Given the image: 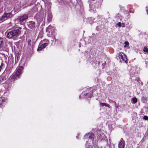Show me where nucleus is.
<instances>
[{
    "label": "nucleus",
    "mask_w": 148,
    "mask_h": 148,
    "mask_svg": "<svg viewBox=\"0 0 148 148\" xmlns=\"http://www.w3.org/2000/svg\"><path fill=\"white\" fill-rule=\"evenodd\" d=\"M7 37L10 38L17 37L21 33V29L17 28L12 30H8L7 32Z\"/></svg>",
    "instance_id": "1"
},
{
    "label": "nucleus",
    "mask_w": 148,
    "mask_h": 148,
    "mask_svg": "<svg viewBox=\"0 0 148 148\" xmlns=\"http://www.w3.org/2000/svg\"><path fill=\"white\" fill-rule=\"evenodd\" d=\"M28 18V14H24L22 15L18 16L15 20V22L17 23L22 24L26 21V20Z\"/></svg>",
    "instance_id": "2"
},
{
    "label": "nucleus",
    "mask_w": 148,
    "mask_h": 148,
    "mask_svg": "<svg viewBox=\"0 0 148 148\" xmlns=\"http://www.w3.org/2000/svg\"><path fill=\"white\" fill-rule=\"evenodd\" d=\"M23 68L21 66H19L16 69V71L12 75V79L13 80H15L17 78H19V75L22 73Z\"/></svg>",
    "instance_id": "3"
},
{
    "label": "nucleus",
    "mask_w": 148,
    "mask_h": 148,
    "mask_svg": "<svg viewBox=\"0 0 148 148\" xmlns=\"http://www.w3.org/2000/svg\"><path fill=\"white\" fill-rule=\"evenodd\" d=\"M13 15L11 12H6L0 17V23L2 22L9 18L12 17Z\"/></svg>",
    "instance_id": "4"
},
{
    "label": "nucleus",
    "mask_w": 148,
    "mask_h": 148,
    "mask_svg": "<svg viewBox=\"0 0 148 148\" xmlns=\"http://www.w3.org/2000/svg\"><path fill=\"white\" fill-rule=\"evenodd\" d=\"M43 41L45 42H46L42 44L39 47H38L37 50L38 51H40L42 49L45 48L48 44L49 42L48 40L45 39Z\"/></svg>",
    "instance_id": "5"
},
{
    "label": "nucleus",
    "mask_w": 148,
    "mask_h": 148,
    "mask_svg": "<svg viewBox=\"0 0 148 148\" xmlns=\"http://www.w3.org/2000/svg\"><path fill=\"white\" fill-rule=\"evenodd\" d=\"M119 57L120 59H122L126 63L127 62V59L126 56L123 53H121L119 55Z\"/></svg>",
    "instance_id": "6"
},
{
    "label": "nucleus",
    "mask_w": 148,
    "mask_h": 148,
    "mask_svg": "<svg viewBox=\"0 0 148 148\" xmlns=\"http://www.w3.org/2000/svg\"><path fill=\"white\" fill-rule=\"evenodd\" d=\"M28 26L31 29H34L35 28V23L33 21H30L27 23Z\"/></svg>",
    "instance_id": "7"
},
{
    "label": "nucleus",
    "mask_w": 148,
    "mask_h": 148,
    "mask_svg": "<svg viewBox=\"0 0 148 148\" xmlns=\"http://www.w3.org/2000/svg\"><path fill=\"white\" fill-rule=\"evenodd\" d=\"M125 145V141L122 138H121L118 144L119 148H124Z\"/></svg>",
    "instance_id": "8"
},
{
    "label": "nucleus",
    "mask_w": 148,
    "mask_h": 148,
    "mask_svg": "<svg viewBox=\"0 0 148 148\" xmlns=\"http://www.w3.org/2000/svg\"><path fill=\"white\" fill-rule=\"evenodd\" d=\"M94 137V135L92 133H88L87 134L84 136V139L89 138L91 140H92L93 139Z\"/></svg>",
    "instance_id": "9"
},
{
    "label": "nucleus",
    "mask_w": 148,
    "mask_h": 148,
    "mask_svg": "<svg viewBox=\"0 0 148 148\" xmlns=\"http://www.w3.org/2000/svg\"><path fill=\"white\" fill-rule=\"evenodd\" d=\"M8 77L7 75L4 74H2L0 77V82H2L5 80Z\"/></svg>",
    "instance_id": "10"
},
{
    "label": "nucleus",
    "mask_w": 148,
    "mask_h": 148,
    "mask_svg": "<svg viewBox=\"0 0 148 148\" xmlns=\"http://www.w3.org/2000/svg\"><path fill=\"white\" fill-rule=\"evenodd\" d=\"M47 21L48 22H50L52 19V14L50 12H48L47 18Z\"/></svg>",
    "instance_id": "11"
},
{
    "label": "nucleus",
    "mask_w": 148,
    "mask_h": 148,
    "mask_svg": "<svg viewBox=\"0 0 148 148\" xmlns=\"http://www.w3.org/2000/svg\"><path fill=\"white\" fill-rule=\"evenodd\" d=\"M100 104L101 106H105L106 107H107L108 108H110V105L106 103H100Z\"/></svg>",
    "instance_id": "12"
},
{
    "label": "nucleus",
    "mask_w": 148,
    "mask_h": 148,
    "mask_svg": "<svg viewBox=\"0 0 148 148\" xmlns=\"http://www.w3.org/2000/svg\"><path fill=\"white\" fill-rule=\"evenodd\" d=\"M53 26L50 25L46 28V30L50 32V31H52L53 29Z\"/></svg>",
    "instance_id": "13"
},
{
    "label": "nucleus",
    "mask_w": 148,
    "mask_h": 148,
    "mask_svg": "<svg viewBox=\"0 0 148 148\" xmlns=\"http://www.w3.org/2000/svg\"><path fill=\"white\" fill-rule=\"evenodd\" d=\"M44 2V3L45 4H49L50 3V0H42Z\"/></svg>",
    "instance_id": "14"
},
{
    "label": "nucleus",
    "mask_w": 148,
    "mask_h": 148,
    "mask_svg": "<svg viewBox=\"0 0 148 148\" xmlns=\"http://www.w3.org/2000/svg\"><path fill=\"white\" fill-rule=\"evenodd\" d=\"M143 50L145 52L148 53V48L146 47H144Z\"/></svg>",
    "instance_id": "15"
},
{
    "label": "nucleus",
    "mask_w": 148,
    "mask_h": 148,
    "mask_svg": "<svg viewBox=\"0 0 148 148\" xmlns=\"http://www.w3.org/2000/svg\"><path fill=\"white\" fill-rule=\"evenodd\" d=\"M132 101L134 103H136L137 101V99L136 97H134L132 99Z\"/></svg>",
    "instance_id": "16"
},
{
    "label": "nucleus",
    "mask_w": 148,
    "mask_h": 148,
    "mask_svg": "<svg viewBox=\"0 0 148 148\" xmlns=\"http://www.w3.org/2000/svg\"><path fill=\"white\" fill-rule=\"evenodd\" d=\"M4 66V64L3 63H2L0 66V72L1 71V70L3 68Z\"/></svg>",
    "instance_id": "17"
},
{
    "label": "nucleus",
    "mask_w": 148,
    "mask_h": 148,
    "mask_svg": "<svg viewBox=\"0 0 148 148\" xmlns=\"http://www.w3.org/2000/svg\"><path fill=\"white\" fill-rule=\"evenodd\" d=\"M3 42V39L1 38H0V47H2Z\"/></svg>",
    "instance_id": "18"
},
{
    "label": "nucleus",
    "mask_w": 148,
    "mask_h": 148,
    "mask_svg": "<svg viewBox=\"0 0 148 148\" xmlns=\"http://www.w3.org/2000/svg\"><path fill=\"white\" fill-rule=\"evenodd\" d=\"M124 44L125 45L124 46V47H125L127 46H128L129 45V43L128 42L125 41L124 42Z\"/></svg>",
    "instance_id": "19"
},
{
    "label": "nucleus",
    "mask_w": 148,
    "mask_h": 148,
    "mask_svg": "<svg viewBox=\"0 0 148 148\" xmlns=\"http://www.w3.org/2000/svg\"><path fill=\"white\" fill-rule=\"evenodd\" d=\"M143 119L145 120H147L148 119V117L147 116H143Z\"/></svg>",
    "instance_id": "20"
},
{
    "label": "nucleus",
    "mask_w": 148,
    "mask_h": 148,
    "mask_svg": "<svg viewBox=\"0 0 148 148\" xmlns=\"http://www.w3.org/2000/svg\"><path fill=\"white\" fill-rule=\"evenodd\" d=\"M3 102V99L2 98H0V106L2 103Z\"/></svg>",
    "instance_id": "21"
},
{
    "label": "nucleus",
    "mask_w": 148,
    "mask_h": 148,
    "mask_svg": "<svg viewBox=\"0 0 148 148\" xmlns=\"http://www.w3.org/2000/svg\"><path fill=\"white\" fill-rule=\"evenodd\" d=\"M31 40H27V42L29 45H31Z\"/></svg>",
    "instance_id": "22"
},
{
    "label": "nucleus",
    "mask_w": 148,
    "mask_h": 148,
    "mask_svg": "<svg viewBox=\"0 0 148 148\" xmlns=\"http://www.w3.org/2000/svg\"><path fill=\"white\" fill-rule=\"evenodd\" d=\"M117 25H118V26H119V27H121V26H122V25H121V23L120 22H119L117 23Z\"/></svg>",
    "instance_id": "23"
},
{
    "label": "nucleus",
    "mask_w": 148,
    "mask_h": 148,
    "mask_svg": "<svg viewBox=\"0 0 148 148\" xmlns=\"http://www.w3.org/2000/svg\"><path fill=\"white\" fill-rule=\"evenodd\" d=\"M88 95V94H87V95L89 97H90V98L92 96V95L90 94V95L89 96V95Z\"/></svg>",
    "instance_id": "24"
},
{
    "label": "nucleus",
    "mask_w": 148,
    "mask_h": 148,
    "mask_svg": "<svg viewBox=\"0 0 148 148\" xmlns=\"http://www.w3.org/2000/svg\"><path fill=\"white\" fill-rule=\"evenodd\" d=\"M94 0H89L88 1H89V2H90V3H91V1H94Z\"/></svg>",
    "instance_id": "25"
},
{
    "label": "nucleus",
    "mask_w": 148,
    "mask_h": 148,
    "mask_svg": "<svg viewBox=\"0 0 148 148\" xmlns=\"http://www.w3.org/2000/svg\"><path fill=\"white\" fill-rule=\"evenodd\" d=\"M125 26L124 24V23H122V26L123 27H124Z\"/></svg>",
    "instance_id": "26"
},
{
    "label": "nucleus",
    "mask_w": 148,
    "mask_h": 148,
    "mask_svg": "<svg viewBox=\"0 0 148 148\" xmlns=\"http://www.w3.org/2000/svg\"><path fill=\"white\" fill-rule=\"evenodd\" d=\"M111 101H112V100H111L110 101V102H111ZM113 103H115L114 101H113Z\"/></svg>",
    "instance_id": "27"
},
{
    "label": "nucleus",
    "mask_w": 148,
    "mask_h": 148,
    "mask_svg": "<svg viewBox=\"0 0 148 148\" xmlns=\"http://www.w3.org/2000/svg\"><path fill=\"white\" fill-rule=\"evenodd\" d=\"M87 148H92L91 146V145L89 146L88 147H87Z\"/></svg>",
    "instance_id": "28"
},
{
    "label": "nucleus",
    "mask_w": 148,
    "mask_h": 148,
    "mask_svg": "<svg viewBox=\"0 0 148 148\" xmlns=\"http://www.w3.org/2000/svg\"><path fill=\"white\" fill-rule=\"evenodd\" d=\"M146 12H147V14L148 15V10H146Z\"/></svg>",
    "instance_id": "29"
},
{
    "label": "nucleus",
    "mask_w": 148,
    "mask_h": 148,
    "mask_svg": "<svg viewBox=\"0 0 148 148\" xmlns=\"http://www.w3.org/2000/svg\"><path fill=\"white\" fill-rule=\"evenodd\" d=\"M76 137L77 139H78V137L77 136Z\"/></svg>",
    "instance_id": "30"
},
{
    "label": "nucleus",
    "mask_w": 148,
    "mask_h": 148,
    "mask_svg": "<svg viewBox=\"0 0 148 148\" xmlns=\"http://www.w3.org/2000/svg\"><path fill=\"white\" fill-rule=\"evenodd\" d=\"M76 137L77 139H78V137L77 136Z\"/></svg>",
    "instance_id": "31"
},
{
    "label": "nucleus",
    "mask_w": 148,
    "mask_h": 148,
    "mask_svg": "<svg viewBox=\"0 0 148 148\" xmlns=\"http://www.w3.org/2000/svg\"><path fill=\"white\" fill-rule=\"evenodd\" d=\"M144 98V97H142V98Z\"/></svg>",
    "instance_id": "32"
},
{
    "label": "nucleus",
    "mask_w": 148,
    "mask_h": 148,
    "mask_svg": "<svg viewBox=\"0 0 148 148\" xmlns=\"http://www.w3.org/2000/svg\"><path fill=\"white\" fill-rule=\"evenodd\" d=\"M147 84H148V82H147Z\"/></svg>",
    "instance_id": "33"
}]
</instances>
